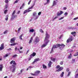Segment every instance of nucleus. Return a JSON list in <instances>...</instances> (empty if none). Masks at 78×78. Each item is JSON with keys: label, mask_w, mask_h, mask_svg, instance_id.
<instances>
[{"label": "nucleus", "mask_w": 78, "mask_h": 78, "mask_svg": "<svg viewBox=\"0 0 78 78\" xmlns=\"http://www.w3.org/2000/svg\"><path fill=\"white\" fill-rule=\"evenodd\" d=\"M58 16H56L55 17L53 20H52V21L53 22V21H54V20H55V19H57V18H58Z\"/></svg>", "instance_id": "obj_35"}, {"label": "nucleus", "mask_w": 78, "mask_h": 78, "mask_svg": "<svg viewBox=\"0 0 78 78\" xmlns=\"http://www.w3.org/2000/svg\"><path fill=\"white\" fill-rule=\"evenodd\" d=\"M34 5H35V3H33V4L32 5L31 7L32 8H33V7H34Z\"/></svg>", "instance_id": "obj_52"}, {"label": "nucleus", "mask_w": 78, "mask_h": 78, "mask_svg": "<svg viewBox=\"0 0 78 78\" xmlns=\"http://www.w3.org/2000/svg\"><path fill=\"white\" fill-rule=\"evenodd\" d=\"M13 64V65H16V63L15 62V61H14Z\"/></svg>", "instance_id": "obj_56"}, {"label": "nucleus", "mask_w": 78, "mask_h": 78, "mask_svg": "<svg viewBox=\"0 0 78 78\" xmlns=\"http://www.w3.org/2000/svg\"><path fill=\"white\" fill-rule=\"evenodd\" d=\"M16 12V10H14L13 12L12 16L11 17L12 20H13L15 18H16L17 17V15H15V13Z\"/></svg>", "instance_id": "obj_3"}, {"label": "nucleus", "mask_w": 78, "mask_h": 78, "mask_svg": "<svg viewBox=\"0 0 78 78\" xmlns=\"http://www.w3.org/2000/svg\"><path fill=\"white\" fill-rule=\"evenodd\" d=\"M22 36H23V34L21 35L19 37V39H20V40H23V39L22 37Z\"/></svg>", "instance_id": "obj_21"}, {"label": "nucleus", "mask_w": 78, "mask_h": 78, "mask_svg": "<svg viewBox=\"0 0 78 78\" xmlns=\"http://www.w3.org/2000/svg\"><path fill=\"white\" fill-rule=\"evenodd\" d=\"M78 19V17H76L74 19V20H77V19Z\"/></svg>", "instance_id": "obj_63"}, {"label": "nucleus", "mask_w": 78, "mask_h": 78, "mask_svg": "<svg viewBox=\"0 0 78 78\" xmlns=\"http://www.w3.org/2000/svg\"><path fill=\"white\" fill-rule=\"evenodd\" d=\"M28 67L29 68H33L34 66H30Z\"/></svg>", "instance_id": "obj_54"}, {"label": "nucleus", "mask_w": 78, "mask_h": 78, "mask_svg": "<svg viewBox=\"0 0 78 78\" xmlns=\"http://www.w3.org/2000/svg\"><path fill=\"white\" fill-rule=\"evenodd\" d=\"M39 41H40V40L38 37H36L35 40V42L37 43V42H39Z\"/></svg>", "instance_id": "obj_13"}, {"label": "nucleus", "mask_w": 78, "mask_h": 78, "mask_svg": "<svg viewBox=\"0 0 78 78\" xmlns=\"http://www.w3.org/2000/svg\"><path fill=\"white\" fill-rule=\"evenodd\" d=\"M20 11H18L17 12V14H20Z\"/></svg>", "instance_id": "obj_51"}, {"label": "nucleus", "mask_w": 78, "mask_h": 78, "mask_svg": "<svg viewBox=\"0 0 78 78\" xmlns=\"http://www.w3.org/2000/svg\"><path fill=\"white\" fill-rule=\"evenodd\" d=\"M41 71H36L35 72V73L33 74V73H31L30 74L31 75H33V76H36L37 75V74L40 73Z\"/></svg>", "instance_id": "obj_4"}, {"label": "nucleus", "mask_w": 78, "mask_h": 78, "mask_svg": "<svg viewBox=\"0 0 78 78\" xmlns=\"http://www.w3.org/2000/svg\"><path fill=\"white\" fill-rule=\"evenodd\" d=\"M8 11V10H5V11H4V14H6V12Z\"/></svg>", "instance_id": "obj_47"}, {"label": "nucleus", "mask_w": 78, "mask_h": 78, "mask_svg": "<svg viewBox=\"0 0 78 78\" xmlns=\"http://www.w3.org/2000/svg\"><path fill=\"white\" fill-rule=\"evenodd\" d=\"M8 17L9 16L8 15H7L6 16V18H5V20L6 21L8 20Z\"/></svg>", "instance_id": "obj_27"}, {"label": "nucleus", "mask_w": 78, "mask_h": 78, "mask_svg": "<svg viewBox=\"0 0 78 78\" xmlns=\"http://www.w3.org/2000/svg\"><path fill=\"white\" fill-rule=\"evenodd\" d=\"M39 61V58H36L34 59V62H37L38 61Z\"/></svg>", "instance_id": "obj_19"}, {"label": "nucleus", "mask_w": 78, "mask_h": 78, "mask_svg": "<svg viewBox=\"0 0 78 78\" xmlns=\"http://www.w3.org/2000/svg\"><path fill=\"white\" fill-rule=\"evenodd\" d=\"M56 69H58L56 70L57 72H60V71H61L64 68L63 67H60V66L59 65H57L56 66Z\"/></svg>", "instance_id": "obj_2"}, {"label": "nucleus", "mask_w": 78, "mask_h": 78, "mask_svg": "<svg viewBox=\"0 0 78 78\" xmlns=\"http://www.w3.org/2000/svg\"><path fill=\"white\" fill-rule=\"evenodd\" d=\"M69 68H67V69H66V71L67 72H69Z\"/></svg>", "instance_id": "obj_58"}, {"label": "nucleus", "mask_w": 78, "mask_h": 78, "mask_svg": "<svg viewBox=\"0 0 78 78\" xmlns=\"http://www.w3.org/2000/svg\"><path fill=\"white\" fill-rule=\"evenodd\" d=\"M8 56V54H6L4 56V58H6Z\"/></svg>", "instance_id": "obj_43"}, {"label": "nucleus", "mask_w": 78, "mask_h": 78, "mask_svg": "<svg viewBox=\"0 0 78 78\" xmlns=\"http://www.w3.org/2000/svg\"><path fill=\"white\" fill-rule=\"evenodd\" d=\"M75 78H78V74H75Z\"/></svg>", "instance_id": "obj_29"}, {"label": "nucleus", "mask_w": 78, "mask_h": 78, "mask_svg": "<svg viewBox=\"0 0 78 78\" xmlns=\"http://www.w3.org/2000/svg\"><path fill=\"white\" fill-rule=\"evenodd\" d=\"M24 6V4H23L22 6H21L20 8V9H22V8H23V6Z\"/></svg>", "instance_id": "obj_30"}, {"label": "nucleus", "mask_w": 78, "mask_h": 78, "mask_svg": "<svg viewBox=\"0 0 78 78\" xmlns=\"http://www.w3.org/2000/svg\"><path fill=\"white\" fill-rule=\"evenodd\" d=\"M10 70L13 73L16 70V66L12 65V67L10 68Z\"/></svg>", "instance_id": "obj_6"}, {"label": "nucleus", "mask_w": 78, "mask_h": 78, "mask_svg": "<svg viewBox=\"0 0 78 78\" xmlns=\"http://www.w3.org/2000/svg\"><path fill=\"white\" fill-rule=\"evenodd\" d=\"M16 37H14L13 38H12L10 40V42L12 44L13 43H14L15 42V40L16 39Z\"/></svg>", "instance_id": "obj_10"}, {"label": "nucleus", "mask_w": 78, "mask_h": 78, "mask_svg": "<svg viewBox=\"0 0 78 78\" xmlns=\"http://www.w3.org/2000/svg\"><path fill=\"white\" fill-rule=\"evenodd\" d=\"M19 51V52H20V53H23V52L22 51H20V49Z\"/></svg>", "instance_id": "obj_55"}, {"label": "nucleus", "mask_w": 78, "mask_h": 78, "mask_svg": "<svg viewBox=\"0 0 78 78\" xmlns=\"http://www.w3.org/2000/svg\"><path fill=\"white\" fill-rule=\"evenodd\" d=\"M64 72H62V73L60 74V76L61 77H63V76H64Z\"/></svg>", "instance_id": "obj_22"}, {"label": "nucleus", "mask_w": 78, "mask_h": 78, "mask_svg": "<svg viewBox=\"0 0 78 78\" xmlns=\"http://www.w3.org/2000/svg\"><path fill=\"white\" fill-rule=\"evenodd\" d=\"M16 44H17V43H13V44H10V46H12L13 45H16Z\"/></svg>", "instance_id": "obj_23"}, {"label": "nucleus", "mask_w": 78, "mask_h": 78, "mask_svg": "<svg viewBox=\"0 0 78 78\" xmlns=\"http://www.w3.org/2000/svg\"><path fill=\"white\" fill-rule=\"evenodd\" d=\"M40 32H41V33H44V31L41 29H40Z\"/></svg>", "instance_id": "obj_32"}, {"label": "nucleus", "mask_w": 78, "mask_h": 78, "mask_svg": "<svg viewBox=\"0 0 78 78\" xmlns=\"http://www.w3.org/2000/svg\"><path fill=\"white\" fill-rule=\"evenodd\" d=\"M38 17H39V16H36V18L35 19V20H36V19H38Z\"/></svg>", "instance_id": "obj_48"}, {"label": "nucleus", "mask_w": 78, "mask_h": 78, "mask_svg": "<svg viewBox=\"0 0 78 78\" xmlns=\"http://www.w3.org/2000/svg\"><path fill=\"white\" fill-rule=\"evenodd\" d=\"M71 73V72H68V73L67 75V76H69L70 74Z\"/></svg>", "instance_id": "obj_37"}, {"label": "nucleus", "mask_w": 78, "mask_h": 78, "mask_svg": "<svg viewBox=\"0 0 78 78\" xmlns=\"http://www.w3.org/2000/svg\"><path fill=\"white\" fill-rule=\"evenodd\" d=\"M19 1H20L19 0H16L15 2H14V3H18V2H19Z\"/></svg>", "instance_id": "obj_46"}, {"label": "nucleus", "mask_w": 78, "mask_h": 78, "mask_svg": "<svg viewBox=\"0 0 78 78\" xmlns=\"http://www.w3.org/2000/svg\"><path fill=\"white\" fill-rule=\"evenodd\" d=\"M31 11V10H30L29 9H27L24 11L23 14H26L27 12H30V11Z\"/></svg>", "instance_id": "obj_11"}, {"label": "nucleus", "mask_w": 78, "mask_h": 78, "mask_svg": "<svg viewBox=\"0 0 78 78\" xmlns=\"http://www.w3.org/2000/svg\"><path fill=\"white\" fill-rule=\"evenodd\" d=\"M15 51H16L17 50H18L19 51L20 50V49H19V48H18L16 47L15 48Z\"/></svg>", "instance_id": "obj_18"}, {"label": "nucleus", "mask_w": 78, "mask_h": 78, "mask_svg": "<svg viewBox=\"0 0 78 78\" xmlns=\"http://www.w3.org/2000/svg\"><path fill=\"white\" fill-rule=\"evenodd\" d=\"M18 56L17 55H14L13 56V58H16V57H17V56Z\"/></svg>", "instance_id": "obj_45"}, {"label": "nucleus", "mask_w": 78, "mask_h": 78, "mask_svg": "<svg viewBox=\"0 0 78 78\" xmlns=\"http://www.w3.org/2000/svg\"><path fill=\"white\" fill-rule=\"evenodd\" d=\"M5 3H8V2H9V0H5Z\"/></svg>", "instance_id": "obj_38"}, {"label": "nucleus", "mask_w": 78, "mask_h": 78, "mask_svg": "<svg viewBox=\"0 0 78 78\" xmlns=\"http://www.w3.org/2000/svg\"><path fill=\"white\" fill-rule=\"evenodd\" d=\"M34 30L33 29H31L29 30V32H31L32 33H33V32H34Z\"/></svg>", "instance_id": "obj_24"}, {"label": "nucleus", "mask_w": 78, "mask_h": 78, "mask_svg": "<svg viewBox=\"0 0 78 78\" xmlns=\"http://www.w3.org/2000/svg\"><path fill=\"white\" fill-rule=\"evenodd\" d=\"M31 2V0H30L29 1V2H28V5H30Z\"/></svg>", "instance_id": "obj_53"}, {"label": "nucleus", "mask_w": 78, "mask_h": 78, "mask_svg": "<svg viewBox=\"0 0 78 78\" xmlns=\"http://www.w3.org/2000/svg\"><path fill=\"white\" fill-rule=\"evenodd\" d=\"M33 16H36V12H34L33 13Z\"/></svg>", "instance_id": "obj_33"}, {"label": "nucleus", "mask_w": 78, "mask_h": 78, "mask_svg": "<svg viewBox=\"0 0 78 78\" xmlns=\"http://www.w3.org/2000/svg\"><path fill=\"white\" fill-rule=\"evenodd\" d=\"M55 58H53L52 57L51 58V60L54 62H55Z\"/></svg>", "instance_id": "obj_20"}, {"label": "nucleus", "mask_w": 78, "mask_h": 78, "mask_svg": "<svg viewBox=\"0 0 78 78\" xmlns=\"http://www.w3.org/2000/svg\"><path fill=\"white\" fill-rule=\"evenodd\" d=\"M33 37H32L30 38V39L29 41V44H31V43L32 42V41H33Z\"/></svg>", "instance_id": "obj_16"}, {"label": "nucleus", "mask_w": 78, "mask_h": 78, "mask_svg": "<svg viewBox=\"0 0 78 78\" xmlns=\"http://www.w3.org/2000/svg\"><path fill=\"white\" fill-rule=\"evenodd\" d=\"M63 12L62 11H60L59 12H58L57 14V16H61L62 14H63Z\"/></svg>", "instance_id": "obj_9"}, {"label": "nucleus", "mask_w": 78, "mask_h": 78, "mask_svg": "<svg viewBox=\"0 0 78 78\" xmlns=\"http://www.w3.org/2000/svg\"><path fill=\"white\" fill-rule=\"evenodd\" d=\"M58 45H59V44H56L55 45H54L51 49V53H52V52H53V49H54V48H57L58 47H59Z\"/></svg>", "instance_id": "obj_5"}, {"label": "nucleus", "mask_w": 78, "mask_h": 78, "mask_svg": "<svg viewBox=\"0 0 78 78\" xmlns=\"http://www.w3.org/2000/svg\"><path fill=\"white\" fill-rule=\"evenodd\" d=\"M58 47L59 48H60V50H62L65 47V45H64L63 44H58Z\"/></svg>", "instance_id": "obj_7"}, {"label": "nucleus", "mask_w": 78, "mask_h": 78, "mask_svg": "<svg viewBox=\"0 0 78 78\" xmlns=\"http://www.w3.org/2000/svg\"><path fill=\"white\" fill-rule=\"evenodd\" d=\"M4 49V44H2L0 47V51Z\"/></svg>", "instance_id": "obj_12"}, {"label": "nucleus", "mask_w": 78, "mask_h": 78, "mask_svg": "<svg viewBox=\"0 0 78 78\" xmlns=\"http://www.w3.org/2000/svg\"><path fill=\"white\" fill-rule=\"evenodd\" d=\"M41 12H40L38 13V16H40L41 15Z\"/></svg>", "instance_id": "obj_59"}, {"label": "nucleus", "mask_w": 78, "mask_h": 78, "mask_svg": "<svg viewBox=\"0 0 78 78\" xmlns=\"http://www.w3.org/2000/svg\"><path fill=\"white\" fill-rule=\"evenodd\" d=\"M76 74H78V69H77L76 72Z\"/></svg>", "instance_id": "obj_49"}, {"label": "nucleus", "mask_w": 78, "mask_h": 78, "mask_svg": "<svg viewBox=\"0 0 78 78\" xmlns=\"http://www.w3.org/2000/svg\"><path fill=\"white\" fill-rule=\"evenodd\" d=\"M70 55H69L68 56V58L69 59H70L72 58V54L70 53Z\"/></svg>", "instance_id": "obj_31"}, {"label": "nucleus", "mask_w": 78, "mask_h": 78, "mask_svg": "<svg viewBox=\"0 0 78 78\" xmlns=\"http://www.w3.org/2000/svg\"><path fill=\"white\" fill-rule=\"evenodd\" d=\"M63 61H62L61 62H60V64L61 65H62V64H63Z\"/></svg>", "instance_id": "obj_44"}, {"label": "nucleus", "mask_w": 78, "mask_h": 78, "mask_svg": "<svg viewBox=\"0 0 78 78\" xmlns=\"http://www.w3.org/2000/svg\"><path fill=\"white\" fill-rule=\"evenodd\" d=\"M2 66H3V65H0V70H1V71H2Z\"/></svg>", "instance_id": "obj_25"}, {"label": "nucleus", "mask_w": 78, "mask_h": 78, "mask_svg": "<svg viewBox=\"0 0 78 78\" xmlns=\"http://www.w3.org/2000/svg\"><path fill=\"white\" fill-rule=\"evenodd\" d=\"M20 30H21V27H20L19 28L18 30V31H20Z\"/></svg>", "instance_id": "obj_57"}, {"label": "nucleus", "mask_w": 78, "mask_h": 78, "mask_svg": "<svg viewBox=\"0 0 78 78\" xmlns=\"http://www.w3.org/2000/svg\"><path fill=\"white\" fill-rule=\"evenodd\" d=\"M71 34H72L74 36H75L76 35V32L75 31L71 33Z\"/></svg>", "instance_id": "obj_17"}, {"label": "nucleus", "mask_w": 78, "mask_h": 78, "mask_svg": "<svg viewBox=\"0 0 78 78\" xmlns=\"http://www.w3.org/2000/svg\"><path fill=\"white\" fill-rule=\"evenodd\" d=\"M36 53L35 52H34L32 54V55L33 56V57H34V56H36Z\"/></svg>", "instance_id": "obj_28"}, {"label": "nucleus", "mask_w": 78, "mask_h": 78, "mask_svg": "<svg viewBox=\"0 0 78 78\" xmlns=\"http://www.w3.org/2000/svg\"><path fill=\"white\" fill-rule=\"evenodd\" d=\"M51 64H52V62H51V61H50L48 63V67H51Z\"/></svg>", "instance_id": "obj_15"}, {"label": "nucleus", "mask_w": 78, "mask_h": 78, "mask_svg": "<svg viewBox=\"0 0 78 78\" xmlns=\"http://www.w3.org/2000/svg\"><path fill=\"white\" fill-rule=\"evenodd\" d=\"M64 18V16L58 19V20H62V19H63Z\"/></svg>", "instance_id": "obj_34"}, {"label": "nucleus", "mask_w": 78, "mask_h": 78, "mask_svg": "<svg viewBox=\"0 0 78 78\" xmlns=\"http://www.w3.org/2000/svg\"><path fill=\"white\" fill-rule=\"evenodd\" d=\"M47 3H49V2H50V0H47Z\"/></svg>", "instance_id": "obj_61"}, {"label": "nucleus", "mask_w": 78, "mask_h": 78, "mask_svg": "<svg viewBox=\"0 0 78 78\" xmlns=\"http://www.w3.org/2000/svg\"><path fill=\"white\" fill-rule=\"evenodd\" d=\"M8 33V30H6L3 33H4V34H6V33Z\"/></svg>", "instance_id": "obj_41"}, {"label": "nucleus", "mask_w": 78, "mask_h": 78, "mask_svg": "<svg viewBox=\"0 0 78 78\" xmlns=\"http://www.w3.org/2000/svg\"><path fill=\"white\" fill-rule=\"evenodd\" d=\"M33 57V55H32V54H31L30 56V58H32V57Z\"/></svg>", "instance_id": "obj_62"}, {"label": "nucleus", "mask_w": 78, "mask_h": 78, "mask_svg": "<svg viewBox=\"0 0 78 78\" xmlns=\"http://www.w3.org/2000/svg\"><path fill=\"white\" fill-rule=\"evenodd\" d=\"M33 9V8L31 6V7L29 8L28 9Z\"/></svg>", "instance_id": "obj_64"}, {"label": "nucleus", "mask_w": 78, "mask_h": 78, "mask_svg": "<svg viewBox=\"0 0 78 78\" xmlns=\"http://www.w3.org/2000/svg\"><path fill=\"white\" fill-rule=\"evenodd\" d=\"M43 68H44V69H47V66H45V65H43Z\"/></svg>", "instance_id": "obj_36"}, {"label": "nucleus", "mask_w": 78, "mask_h": 78, "mask_svg": "<svg viewBox=\"0 0 78 78\" xmlns=\"http://www.w3.org/2000/svg\"><path fill=\"white\" fill-rule=\"evenodd\" d=\"M46 37L44 39V44H43L41 46V48H44L47 46L48 44V42H49V40H48V39L50 37V35L48 34L47 32H46L45 34Z\"/></svg>", "instance_id": "obj_1"}, {"label": "nucleus", "mask_w": 78, "mask_h": 78, "mask_svg": "<svg viewBox=\"0 0 78 78\" xmlns=\"http://www.w3.org/2000/svg\"><path fill=\"white\" fill-rule=\"evenodd\" d=\"M72 61V63H74L75 61V59H73Z\"/></svg>", "instance_id": "obj_42"}, {"label": "nucleus", "mask_w": 78, "mask_h": 78, "mask_svg": "<svg viewBox=\"0 0 78 78\" xmlns=\"http://www.w3.org/2000/svg\"><path fill=\"white\" fill-rule=\"evenodd\" d=\"M68 15V13L67 12H65V13H64V15L65 16H67Z\"/></svg>", "instance_id": "obj_40"}, {"label": "nucleus", "mask_w": 78, "mask_h": 78, "mask_svg": "<svg viewBox=\"0 0 78 78\" xmlns=\"http://www.w3.org/2000/svg\"><path fill=\"white\" fill-rule=\"evenodd\" d=\"M73 40L72 36L70 37L67 41V43H69V42H71Z\"/></svg>", "instance_id": "obj_8"}, {"label": "nucleus", "mask_w": 78, "mask_h": 78, "mask_svg": "<svg viewBox=\"0 0 78 78\" xmlns=\"http://www.w3.org/2000/svg\"><path fill=\"white\" fill-rule=\"evenodd\" d=\"M78 56V52H77L76 54L74 55V56Z\"/></svg>", "instance_id": "obj_39"}, {"label": "nucleus", "mask_w": 78, "mask_h": 78, "mask_svg": "<svg viewBox=\"0 0 78 78\" xmlns=\"http://www.w3.org/2000/svg\"><path fill=\"white\" fill-rule=\"evenodd\" d=\"M23 69H21L20 71L21 73L18 74V75L19 76V75H21V74H22V73L23 72Z\"/></svg>", "instance_id": "obj_26"}, {"label": "nucleus", "mask_w": 78, "mask_h": 78, "mask_svg": "<svg viewBox=\"0 0 78 78\" xmlns=\"http://www.w3.org/2000/svg\"><path fill=\"white\" fill-rule=\"evenodd\" d=\"M57 3L55 1H54L53 3V5H52V7H53V6H55V5H56V3Z\"/></svg>", "instance_id": "obj_14"}, {"label": "nucleus", "mask_w": 78, "mask_h": 78, "mask_svg": "<svg viewBox=\"0 0 78 78\" xmlns=\"http://www.w3.org/2000/svg\"><path fill=\"white\" fill-rule=\"evenodd\" d=\"M13 62H14V60L12 61L10 63V64H12Z\"/></svg>", "instance_id": "obj_50"}, {"label": "nucleus", "mask_w": 78, "mask_h": 78, "mask_svg": "<svg viewBox=\"0 0 78 78\" xmlns=\"http://www.w3.org/2000/svg\"><path fill=\"white\" fill-rule=\"evenodd\" d=\"M63 9L64 10H66V9H67V8L66 7H63Z\"/></svg>", "instance_id": "obj_60"}]
</instances>
